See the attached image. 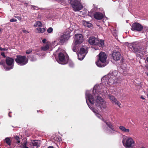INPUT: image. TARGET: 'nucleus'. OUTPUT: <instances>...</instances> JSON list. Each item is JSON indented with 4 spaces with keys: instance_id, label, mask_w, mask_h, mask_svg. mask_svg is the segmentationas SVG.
<instances>
[{
    "instance_id": "9d476101",
    "label": "nucleus",
    "mask_w": 148,
    "mask_h": 148,
    "mask_svg": "<svg viewBox=\"0 0 148 148\" xmlns=\"http://www.w3.org/2000/svg\"><path fill=\"white\" fill-rule=\"evenodd\" d=\"M143 29L147 30L148 28L147 27L143 28L142 25L138 23H133L131 29L134 31L140 32Z\"/></svg>"
},
{
    "instance_id": "e433bc0d",
    "label": "nucleus",
    "mask_w": 148,
    "mask_h": 148,
    "mask_svg": "<svg viewBox=\"0 0 148 148\" xmlns=\"http://www.w3.org/2000/svg\"><path fill=\"white\" fill-rule=\"evenodd\" d=\"M22 31L23 33L25 34H27L29 33L25 29L23 30Z\"/></svg>"
},
{
    "instance_id": "49530a36",
    "label": "nucleus",
    "mask_w": 148,
    "mask_h": 148,
    "mask_svg": "<svg viewBox=\"0 0 148 148\" xmlns=\"http://www.w3.org/2000/svg\"><path fill=\"white\" fill-rule=\"evenodd\" d=\"M146 60L148 62V57L147 58Z\"/></svg>"
},
{
    "instance_id": "c85d7f7f",
    "label": "nucleus",
    "mask_w": 148,
    "mask_h": 148,
    "mask_svg": "<svg viewBox=\"0 0 148 148\" xmlns=\"http://www.w3.org/2000/svg\"><path fill=\"white\" fill-rule=\"evenodd\" d=\"M14 138L16 140L17 143H19L20 142V138L18 136H15L14 137Z\"/></svg>"
},
{
    "instance_id": "39448f33",
    "label": "nucleus",
    "mask_w": 148,
    "mask_h": 148,
    "mask_svg": "<svg viewBox=\"0 0 148 148\" xmlns=\"http://www.w3.org/2000/svg\"><path fill=\"white\" fill-rule=\"evenodd\" d=\"M89 43L91 45H98L100 47H103L104 45L103 40H99L98 38L92 36L88 39Z\"/></svg>"
},
{
    "instance_id": "72a5a7b5",
    "label": "nucleus",
    "mask_w": 148,
    "mask_h": 148,
    "mask_svg": "<svg viewBox=\"0 0 148 148\" xmlns=\"http://www.w3.org/2000/svg\"><path fill=\"white\" fill-rule=\"evenodd\" d=\"M72 45L73 46V47L72 49L73 50L74 52L76 51V46H75V45L73 44Z\"/></svg>"
},
{
    "instance_id": "c756f323",
    "label": "nucleus",
    "mask_w": 148,
    "mask_h": 148,
    "mask_svg": "<svg viewBox=\"0 0 148 148\" xmlns=\"http://www.w3.org/2000/svg\"><path fill=\"white\" fill-rule=\"evenodd\" d=\"M53 31V29L51 27H49L47 29V32L49 33H51Z\"/></svg>"
},
{
    "instance_id": "6ab92c4d",
    "label": "nucleus",
    "mask_w": 148,
    "mask_h": 148,
    "mask_svg": "<svg viewBox=\"0 0 148 148\" xmlns=\"http://www.w3.org/2000/svg\"><path fill=\"white\" fill-rule=\"evenodd\" d=\"M101 119L106 124L110 129L114 127L113 125L111 122H107L103 118Z\"/></svg>"
},
{
    "instance_id": "5701e85b",
    "label": "nucleus",
    "mask_w": 148,
    "mask_h": 148,
    "mask_svg": "<svg viewBox=\"0 0 148 148\" xmlns=\"http://www.w3.org/2000/svg\"><path fill=\"white\" fill-rule=\"evenodd\" d=\"M85 54H82L79 52L78 54V59L80 60H82L85 57Z\"/></svg>"
},
{
    "instance_id": "4be33fe9",
    "label": "nucleus",
    "mask_w": 148,
    "mask_h": 148,
    "mask_svg": "<svg viewBox=\"0 0 148 148\" xmlns=\"http://www.w3.org/2000/svg\"><path fill=\"white\" fill-rule=\"evenodd\" d=\"M32 144L34 148H37L39 146V144L37 141H33L32 142Z\"/></svg>"
},
{
    "instance_id": "0eeeda50",
    "label": "nucleus",
    "mask_w": 148,
    "mask_h": 148,
    "mask_svg": "<svg viewBox=\"0 0 148 148\" xmlns=\"http://www.w3.org/2000/svg\"><path fill=\"white\" fill-rule=\"evenodd\" d=\"M122 143L124 146L126 148L132 147L134 144V141L131 138L126 136L124 137Z\"/></svg>"
},
{
    "instance_id": "cd10ccee",
    "label": "nucleus",
    "mask_w": 148,
    "mask_h": 148,
    "mask_svg": "<svg viewBox=\"0 0 148 148\" xmlns=\"http://www.w3.org/2000/svg\"><path fill=\"white\" fill-rule=\"evenodd\" d=\"M84 25L88 27H92V25L91 23L87 22H86L84 23Z\"/></svg>"
},
{
    "instance_id": "7c9ffc66",
    "label": "nucleus",
    "mask_w": 148,
    "mask_h": 148,
    "mask_svg": "<svg viewBox=\"0 0 148 148\" xmlns=\"http://www.w3.org/2000/svg\"><path fill=\"white\" fill-rule=\"evenodd\" d=\"M32 9L33 10H37L38 9V7L37 6H35L34 5H31Z\"/></svg>"
},
{
    "instance_id": "a878e982",
    "label": "nucleus",
    "mask_w": 148,
    "mask_h": 148,
    "mask_svg": "<svg viewBox=\"0 0 148 148\" xmlns=\"http://www.w3.org/2000/svg\"><path fill=\"white\" fill-rule=\"evenodd\" d=\"M108 132L109 133L112 134H114L116 132V131L114 130V127L110 129V130H108Z\"/></svg>"
},
{
    "instance_id": "09e8293b",
    "label": "nucleus",
    "mask_w": 148,
    "mask_h": 148,
    "mask_svg": "<svg viewBox=\"0 0 148 148\" xmlns=\"http://www.w3.org/2000/svg\"><path fill=\"white\" fill-rule=\"evenodd\" d=\"M145 73L148 76V73H147V72H145Z\"/></svg>"
},
{
    "instance_id": "f257e3e1",
    "label": "nucleus",
    "mask_w": 148,
    "mask_h": 148,
    "mask_svg": "<svg viewBox=\"0 0 148 148\" xmlns=\"http://www.w3.org/2000/svg\"><path fill=\"white\" fill-rule=\"evenodd\" d=\"M101 87L103 88L102 85L101 84L98 86L96 85L94 87L93 90V96L91 95L89 93L88 91H87L86 93V98L88 105L89 104L88 102V100L91 104V105L95 103L97 106L99 107L101 110H103L106 108L107 105L106 102L101 97V95H103L106 92H105L102 90V89L100 88Z\"/></svg>"
},
{
    "instance_id": "a19ab883",
    "label": "nucleus",
    "mask_w": 148,
    "mask_h": 148,
    "mask_svg": "<svg viewBox=\"0 0 148 148\" xmlns=\"http://www.w3.org/2000/svg\"><path fill=\"white\" fill-rule=\"evenodd\" d=\"M140 98L143 99V100H145V98L143 96H141V97H140Z\"/></svg>"
},
{
    "instance_id": "a211bd4d",
    "label": "nucleus",
    "mask_w": 148,
    "mask_h": 148,
    "mask_svg": "<svg viewBox=\"0 0 148 148\" xmlns=\"http://www.w3.org/2000/svg\"><path fill=\"white\" fill-rule=\"evenodd\" d=\"M88 105L89 108L93 111V112L96 114V115L99 118L101 119V116L98 113V110L90 106L89 104H88Z\"/></svg>"
},
{
    "instance_id": "c9c22d12",
    "label": "nucleus",
    "mask_w": 148,
    "mask_h": 148,
    "mask_svg": "<svg viewBox=\"0 0 148 148\" xmlns=\"http://www.w3.org/2000/svg\"><path fill=\"white\" fill-rule=\"evenodd\" d=\"M23 148H29L27 146V143H24L23 145Z\"/></svg>"
},
{
    "instance_id": "a18cd8bd",
    "label": "nucleus",
    "mask_w": 148,
    "mask_h": 148,
    "mask_svg": "<svg viewBox=\"0 0 148 148\" xmlns=\"http://www.w3.org/2000/svg\"><path fill=\"white\" fill-rule=\"evenodd\" d=\"M2 49H3L2 51L3 50L5 51V50H7V49L5 48H2Z\"/></svg>"
},
{
    "instance_id": "2f4dec72",
    "label": "nucleus",
    "mask_w": 148,
    "mask_h": 148,
    "mask_svg": "<svg viewBox=\"0 0 148 148\" xmlns=\"http://www.w3.org/2000/svg\"><path fill=\"white\" fill-rule=\"evenodd\" d=\"M42 42L44 44H45L47 43V42H49V41H47L46 39H44L43 40H42Z\"/></svg>"
},
{
    "instance_id": "f03ea898",
    "label": "nucleus",
    "mask_w": 148,
    "mask_h": 148,
    "mask_svg": "<svg viewBox=\"0 0 148 148\" xmlns=\"http://www.w3.org/2000/svg\"><path fill=\"white\" fill-rule=\"evenodd\" d=\"M117 73V71H114L111 73L108 74L107 75L103 77L101 79L103 83L106 85L109 84L110 85H112L114 82L115 79L116 78V76Z\"/></svg>"
},
{
    "instance_id": "6e6552de",
    "label": "nucleus",
    "mask_w": 148,
    "mask_h": 148,
    "mask_svg": "<svg viewBox=\"0 0 148 148\" xmlns=\"http://www.w3.org/2000/svg\"><path fill=\"white\" fill-rule=\"evenodd\" d=\"M15 60L18 65L21 66L25 65L28 62V60L25 56H18Z\"/></svg>"
},
{
    "instance_id": "dca6fc26",
    "label": "nucleus",
    "mask_w": 148,
    "mask_h": 148,
    "mask_svg": "<svg viewBox=\"0 0 148 148\" xmlns=\"http://www.w3.org/2000/svg\"><path fill=\"white\" fill-rule=\"evenodd\" d=\"M94 18L100 20L102 18L103 15L102 13L99 12H96L94 15Z\"/></svg>"
},
{
    "instance_id": "4468645a",
    "label": "nucleus",
    "mask_w": 148,
    "mask_h": 148,
    "mask_svg": "<svg viewBox=\"0 0 148 148\" xmlns=\"http://www.w3.org/2000/svg\"><path fill=\"white\" fill-rule=\"evenodd\" d=\"M6 62L8 65L10 66L9 68V69L13 68L14 63V60L13 58L10 57L7 58Z\"/></svg>"
},
{
    "instance_id": "473e14b6",
    "label": "nucleus",
    "mask_w": 148,
    "mask_h": 148,
    "mask_svg": "<svg viewBox=\"0 0 148 148\" xmlns=\"http://www.w3.org/2000/svg\"><path fill=\"white\" fill-rule=\"evenodd\" d=\"M32 49H28L26 51V53L27 54H29L32 52Z\"/></svg>"
},
{
    "instance_id": "ddd939ff",
    "label": "nucleus",
    "mask_w": 148,
    "mask_h": 148,
    "mask_svg": "<svg viewBox=\"0 0 148 148\" xmlns=\"http://www.w3.org/2000/svg\"><path fill=\"white\" fill-rule=\"evenodd\" d=\"M108 97L112 103L117 105L120 107H121L120 105H121V103L119 101H118L114 96L110 95H108Z\"/></svg>"
},
{
    "instance_id": "8fccbe9b",
    "label": "nucleus",
    "mask_w": 148,
    "mask_h": 148,
    "mask_svg": "<svg viewBox=\"0 0 148 148\" xmlns=\"http://www.w3.org/2000/svg\"><path fill=\"white\" fill-rule=\"evenodd\" d=\"M1 31V29H0V32Z\"/></svg>"
},
{
    "instance_id": "412c9836",
    "label": "nucleus",
    "mask_w": 148,
    "mask_h": 148,
    "mask_svg": "<svg viewBox=\"0 0 148 148\" xmlns=\"http://www.w3.org/2000/svg\"><path fill=\"white\" fill-rule=\"evenodd\" d=\"M10 138V137H7L5 138V139L4 140V142L9 145H10L11 144V140Z\"/></svg>"
},
{
    "instance_id": "9b49d317",
    "label": "nucleus",
    "mask_w": 148,
    "mask_h": 148,
    "mask_svg": "<svg viewBox=\"0 0 148 148\" xmlns=\"http://www.w3.org/2000/svg\"><path fill=\"white\" fill-rule=\"evenodd\" d=\"M84 40L82 35L76 34L75 35L74 42V45H77L82 43Z\"/></svg>"
},
{
    "instance_id": "7ed1b4c3",
    "label": "nucleus",
    "mask_w": 148,
    "mask_h": 148,
    "mask_svg": "<svg viewBox=\"0 0 148 148\" xmlns=\"http://www.w3.org/2000/svg\"><path fill=\"white\" fill-rule=\"evenodd\" d=\"M132 47L134 51L136 52L140 53L141 55H138L136 54V56L139 57H141L143 54L144 53L146 50V45L142 44L140 45H138L136 43H134L132 45Z\"/></svg>"
},
{
    "instance_id": "bb28decb",
    "label": "nucleus",
    "mask_w": 148,
    "mask_h": 148,
    "mask_svg": "<svg viewBox=\"0 0 148 148\" xmlns=\"http://www.w3.org/2000/svg\"><path fill=\"white\" fill-rule=\"evenodd\" d=\"M42 24L40 21H37L34 24V26L35 27H40L41 26Z\"/></svg>"
},
{
    "instance_id": "393cba45",
    "label": "nucleus",
    "mask_w": 148,
    "mask_h": 148,
    "mask_svg": "<svg viewBox=\"0 0 148 148\" xmlns=\"http://www.w3.org/2000/svg\"><path fill=\"white\" fill-rule=\"evenodd\" d=\"M37 30L39 33H43L45 31L46 29L45 28H41L40 27L37 28Z\"/></svg>"
},
{
    "instance_id": "ea45409f",
    "label": "nucleus",
    "mask_w": 148,
    "mask_h": 148,
    "mask_svg": "<svg viewBox=\"0 0 148 148\" xmlns=\"http://www.w3.org/2000/svg\"><path fill=\"white\" fill-rule=\"evenodd\" d=\"M36 60V59L34 57V59H31V61H34Z\"/></svg>"
},
{
    "instance_id": "b1692460",
    "label": "nucleus",
    "mask_w": 148,
    "mask_h": 148,
    "mask_svg": "<svg viewBox=\"0 0 148 148\" xmlns=\"http://www.w3.org/2000/svg\"><path fill=\"white\" fill-rule=\"evenodd\" d=\"M79 52L82 54L84 53V54H85L86 55V53H87L86 48L84 47H82L80 49V50Z\"/></svg>"
},
{
    "instance_id": "37998d69",
    "label": "nucleus",
    "mask_w": 148,
    "mask_h": 148,
    "mask_svg": "<svg viewBox=\"0 0 148 148\" xmlns=\"http://www.w3.org/2000/svg\"><path fill=\"white\" fill-rule=\"evenodd\" d=\"M47 148H55L53 146H49Z\"/></svg>"
},
{
    "instance_id": "de8ad7c7",
    "label": "nucleus",
    "mask_w": 148,
    "mask_h": 148,
    "mask_svg": "<svg viewBox=\"0 0 148 148\" xmlns=\"http://www.w3.org/2000/svg\"><path fill=\"white\" fill-rule=\"evenodd\" d=\"M2 48L0 47V50L1 51H2Z\"/></svg>"
},
{
    "instance_id": "1a4fd4ad",
    "label": "nucleus",
    "mask_w": 148,
    "mask_h": 148,
    "mask_svg": "<svg viewBox=\"0 0 148 148\" xmlns=\"http://www.w3.org/2000/svg\"><path fill=\"white\" fill-rule=\"evenodd\" d=\"M59 60L58 62L59 63L64 64H66L68 60V57L66 55H65L62 53H60L58 55Z\"/></svg>"
},
{
    "instance_id": "c03bdc74",
    "label": "nucleus",
    "mask_w": 148,
    "mask_h": 148,
    "mask_svg": "<svg viewBox=\"0 0 148 148\" xmlns=\"http://www.w3.org/2000/svg\"><path fill=\"white\" fill-rule=\"evenodd\" d=\"M145 67L146 68V69L148 70V65H146L145 66Z\"/></svg>"
},
{
    "instance_id": "20e7f679",
    "label": "nucleus",
    "mask_w": 148,
    "mask_h": 148,
    "mask_svg": "<svg viewBox=\"0 0 148 148\" xmlns=\"http://www.w3.org/2000/svg\"><path fill=\"white\" fill-rule=\"evenodd\" d=\"M98 56L99 60L96 63V65L101 67L106 66L107 64L106 62L107 56L106 54L103 52H101Z\"/></svg>"
},
{
    "instance_id": "aec40b11",
    "label": "nucleus",
    "mask_w": 148,
    "mask_h": 148,
    "mask_svg": "<svg viewBox=\"0 0 148 148\" xmlns=\"http://www.w3.org/2000/svg\"><path fill=\"white\" fill-rule=\"evenodd\" d=\"M119 129L123 132L128 133L130 132V130L128 129H126L125 127L122 126H120L119 127Z\"/></svg>"
},
{
    "instance_id": "58836bf2",
    "label": "nucleus",
    "mask_w": 148,
    "mask_h": 148,
    "mask_svg": "<svg viewBox=\"0 0 148 148\" xmlns=\"http://www.w3.org/2000/svg\"><path fill=\"white\" fill-rule=\"evenodd\" d=\"M1 55L3 56V57H5V53L4 52H2L1 53Z\"/></svg>"
},
{
    "instance_id": "423d86ee",
    "label": "nucleus",
    "mask_w": 148,
    "mask_h": 148,
    "mask_svg": "<svg viewBox=\"0 0 148 148\" xmlns=\"http://www.w3.org/2000/svg\"><path fill=\"white\" fill-rule=\"evenodd\" d=\"M69 1L75 11H79L83 8L81 3L77 0H69Z\"/></svg>"
},
{
    "instance_id": "2eb2a0df",
    "label": "nucleus",
    "mask_w": 148,
    "mask_h": 148,
    "mask_svg": "<svg viewBox=\"0 0 148 148\" xmlns=\"http://www.w3.org/2000/svg\"><path fill=\"white\" fill-rule=\"evenodd\" d=\"M112 56L114 60L115 61L119 60L121 58V54L120 52L116 51L113 52L112 54Z\"/></svg>"
},
{
    "instance_id": "4c0bfd02",
    "label": "nucleus",
    "mask_w": 148,
    "mask_h": 148,
    "mask_svg": "<svg viewBox=\"0 0 148 148\" xmlns=\"http://www.w3.org/2000/svg\"><path fill=\"white\" fill-rule=\"evenodd\" d=\"M15 17L18 18L19 20H21V18L20 17L15 16Z\"/></svg>"
},
{
    "instance_id": "f3484780",
    "label": "nucleus",
    "mask_w": 148,
    "mask_h": 148,
    "mask_svg": "<svg viewBox=\"0 0 148 148\" xmlns=\"http://www.w3.org/2000/svg\"><path fill=\"white\" fill-rule=\"evenodd\" d=\"M50 44L49 42H47L45 44H44L43 46L41 47V49L44 51L47 50L49 48Z\"/></svg>"
},
{
    "instance_id": "f704fd0d",
    "label": "nucleus",
    "mask_w": 148,
    "mask_h": 148,
    "mask_svg": "<svg viewBox=\"0 0 148 148\" xmlns=\"http://www.w3.org/2000/svg\"><path fill=\"white\" fill-rule=\"evenodd\" d=\"M17 21V20L15 18H12L10 20L11 22H15Z\"/></svg>"
},
{
    "instance_id": "f8f14e48",
    "label": "nucleus",
    "mask_w": 148,
    "mask_h": 148,
    "mask_svg": "<svg viewBox=\"0 0 148 148\" xmlns=\"http://www.w3.org/2000/svg\"><path fill=\"white\" fill-rule=\"evenodd\" d=\"M66 33V34H64L61 36L60 41V44L62 45L70 37L69 32H68Z\"/></svg>"
},
{
    "instance_id": "79ce46f5",
    "label": "nucleus",
    "mask_w": 148,
    "mask_h": 148,
    "mask_svg": "<svg viewBox=\"0 0 148 148\" xmlns=\"http://www.w3.org/2000/svg\"><path fill=\"white\" fill-rule=\"evenodd\" d=\"M73 63H71L69 64V66L71 67H72V66H73Z\"/></svg>"
},
{
    "instance_id": "3c124183",
    "label": "nucleus",
    "mask_w": 148,
    "mask_h": 148,
    "mask_svg": "<svg viewBox=\"0 0 148 148\" xmlns=\"http://www.w3.org/2000/svg\"><path fill=\"white\" fill-rule=\"evenodd\" d=\"M144 148V147H143V148Z\"/></svg>"
}]
</instances>
